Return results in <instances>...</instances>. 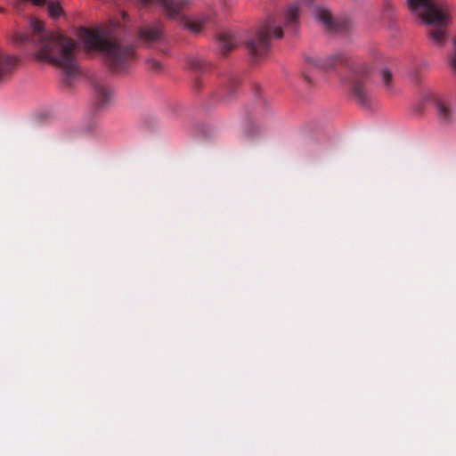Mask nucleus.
<instances>
[{
    "label": "nucleus",
    "mask_w": 456,
    "mask_h": 456,
    "mask_svg": "<svg viewBox=\"0 0 456 456\" xmlns=\"http://www.w3.org/2000/svg\"><path fill=\"white\" fill-rule=\"evenodd\" d=\"M30 26L32 36L19 35V41L24 43L32 41L37 47L36 56L39 61H47L61 69L66 86L79 73L77 61L75 41L59 32H45L44 22L32 19Z\"/></svg>",
    "instance_id": "f257e3e1"
},
{
    "label": "nucleus",
    "mask_w": 456,
    "mask_h": 456,
    "mask_svg": "<svg viewBox=\"0 0 456 456\" xmlns=\"http://www.w3.org/2000/svg\"><path fill=\"white\" fill-rule=\"evenodd\" d=\"M80 37L87 50L102 53L105 63L115 71L126 70L136 58L134 45L118 39L113 28H83Z\"/></svg>",
    "instance_id": "f03ea898"
},
{
    "label": "nucleus",
    "mask_w": 456,
    "mask_h": 456,
    "mask_svg": "<svg viewBox=\"0 0 456 456\" xmlns=\"http://www.w3.org/2000/svg\"><path fill=\"white\" fill-rule=\"evenodd\" d=\"M305 63L308 69L331 70L338 65H345L351 69V93L359 104L366 106L370 102L368 83L370 69L362 62L352 60L346 53L338 52L329 57L307 56Z\"/></svg>",
    "instance_id": "7ed1b4c3"
},
{
    "label": "nucleus",
    "mask_w": 456,
    "mask_h": 456,
    "mask_svg": "<svg viewBox=\"0 0 456 456\" xmlns=\"http://www.w3.org/2000/svg\"><path fill=\"white\" fill-rule=\"evenodd\" d=\"M410 11L423 21L432 26L428 36L433 44L444 45L445 43L448 14L438 7L435 0H407Z\"/></svg>",
    "instance_id": "20e7f679"
},
{
    "label": "nucleus",
    "mask_w": 456,
    "mask_h": 456,
    "mask_svg": "<svg viewBox=\"0 0 456 456\" xmlns=\"http://www.w3.org/2000/svg\"><path fill=\"white\" fill-rule=\"evenodd\" d=\"M283 30L281 22L274 16H270L260 25L255 34L246 42L247 50L252 59L265 56L270 48L272 38H281Z\"/></svg>",
    "instance_id": "39448f33"
},
{
    "label": "nucleus",
    "mask_w": 456,
    "mask_h": 456,
    "mask_svg": "<svg viewBox=\"0 0 456 456\" xmlns=\"http://www.w3.org/2000/svg\"><path fill=\"white\" fill-rule=\"evenodd\" d=\"M312 12L315 20L321 22L324 29L329 32L346 35L354 27L353 21L349 18H334L331 12L325 6H314Z\"/></svg>",
    "instance_id": "423d86ee"
},
{
    "label": "nucleus",
    "mask_w": 456,
    "mask_h": 456,
    "mask_svg": "<svg viewBox=\"0 0 456 456\" xmlns=\"http://www.w3.org/2000/svg\"><path fill=\"white\" fill-rule=\"evenodd\" d=\"M18 58L0 47V85L7 82L18 65Z\"/></svg>",
    "instance_id": "0eeeda50"
},
{
    "label": "nucleus",
    "mask_w": 456,
    "mask_h": 456,
    "mask_svg": "<svg viewBox=\"0 0 456 456\" xmlns=\"http://www.w3.org/2000/svg\"><path fill=\"white\" fill-rule=\"evenodd\" d=\"M139 38L147 45L160 42L163 38V24L156 20L151 24L141 27L138 30Z\"/></svg>",
    "instance_id": "6e6552de"
},
{
    "label": "nucleus",
    "mask_w": 456,
    "mask_h": 456,
    "mask_svg": "<svg viewBox=\"0 0 456 456\" xmlns=\"http://www.w3.org/2000/svg\"><path fill=\"white\" fill-rule=\"evenodd\" d=\"M94 99L98 107H104L113 98V91L110 86L102 80H95L93 83Z\"/></svg>",
    "instance_id": "1a4fd4ad"
},
{
    "label": "nucleus",
    "mask_w": 456,
    "mask_h": 456,
    "mask_svg": "<svg viewBox=\"0 0 456 456\" xmlns=\"http://www.w3.org/2000/svg\"><path fill=\"white\" fill-rule=\"evenodd\" d=\"M433 102L440 121L449 123L452 118V102L442 95L435 96Z\"/></svg>",
    "instance_id": "9d476101"
},
{
    "label": "nucleus",
    "mask_w": 456,
    "mask_h": 456,
    "mask_svg": "<svg viewBox=\"0 0 456 456\" xmlns=\"http://www.w3.org/2000/svg\"><path fill=\"white\" fill-rule=\"evenodd\" d=\"M283 24L289 31L292 33L297 31L299 25V12L297 4H291L289 6L284 13Z\"/></svg>",
    "instance_id": "9b49d317"
},
{
    "label": "nucleus",
    "mask_w": 456,
    "mask_h": 456,
    "mask_svg": "<svg viewBox=\"0 0 456 456\" xmlns=\"http://www.w3.org/2000/svg\"><path fill=\"white\" fill-rule=\"evenodd\" d=\"M220 51L225 55L231 52L239 43L237 37L231 32H221L217 37Z\"/></svg>",
    "instance_id": "f8f14e48"
},
{
    "label": "nucleus",
    "mask_w": 456,
    "mask_h": 456,
    "mask_svg": "<svg viewBox=\"0 0 456 456\" xmlns=\"http://www.w3.org/2000/svg\"><path fill=\"white\" fill-rule=\"evenodd\" d=\"M188 64L194 70H204L208 65L204 60L197 56L189 57Z\"/></svg>",
    "instance_id": "ddd939ff"
},
{
    "label": "nucleus",
    "mask_w": 456,
    "mask_h": 456,
    "mask_svg": "<svg viewBox=\"0 0 456 456\" xmlns=\"http://www.w3.org/2000/svg\"><path fill=\"white\" fill-rule=\"evenodd\" d=\"M147 69L155 73H159L164 69V65L159 61L154 58H149L146 61Z\"/></svg>",
    "instance_id": "4468645a"
},
{
    "label": "nucleus",
    "mask_w": 456,
    "mask_h": 456,
    "mask_svg": "<svg viewBox=\"0 0 456 456\" xmlns=\"http://www.w3.org/2000/svg\"><path fill=\"white\" fill-rule=\"evenodd\" d=\"M447 64L452 74L456 76V40L453 42L452 52L448 55Z\"/></svg>",
    "instance_id": "2eb2a0df"
},
{
    "label": "nucleus",
    "mask_w": 456,
    "mask_h": 456,
    "mask_svg": "<svg viewBox=\"0 0 456 456\" xmlns=\"http://www.w3.org/2000/svg\"><path fill=\"white\" fill-rule=\"evenodd\" d=\"M380 75L382 77V82L384 84V86L387 90H391L392 89V77H393L392 73L388 69H384L381 70Z\"/></svg>",
    "instance_id": "dca6fc26"
},
{
    "label": "nucleus",
    "mask_w": 456,
    "mask_h": 456,
    "mask_svg": "<svg viewBox=\"0 0 456 456\" xmlns=\"http://www.w3.org/2000/svg\"><path fill=\"white\" fill-rule=\"evenodd\" d=\"M303 77H304L305 80L306 81V83H308V84L312 83L311 78H310L309 75L306 72L303 73Z\"/></svg>",
    "instance_id": "f3484780"
},
{
    "label": "nucleus",
    "mask_w": 456,
    "mask_h": 456,
    "mask_svg": "<svg viewBox=\"0 0 456 456\" xmlns=\"http://www.w3.org/2000/svg\"><path fill=\"white\" fill-rule=\"evenodd\" d=\"M302 1L305 2L308 5H311L313 3V0H302Z\"/></svg>",
    "instance_id": "a211bd4d"
},
{
    "label": "nucleus",
    "mask_w": 456,
    "mask_h": 456,
    "mask_svg": "<svg viewBox=\"0 0 456 456\" xmlns=\"http://www.w3.org/2000/svg\"><path fill=\"white\" fill-rule=\"evenodd\" d=\"M237 83V81L235 79L232 80V84H235ZM231 86H233V85H232Z\"/></svg>",
    "instance_id": "6ab92c4d"
},
{
    "label": "nucleus",
    "mask_w": 456,
    "mask_h": 456,
    "mask_svg": "<svg viewBox=\"0 0 456 456\" xmlns=\"http://www.w3.org/2000/svg\"><path fill=\"white\" fill-rule=\"evenodd\" d=\"M4 12V10L2 8H0V12Z\"/></svg>",
    "instance_id": "aec40b11"
}]
</instances>
